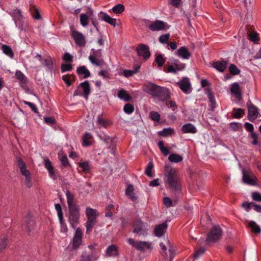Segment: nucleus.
Returning a JSON list of instances; mask_svg holds the SVG:
<instances>
[{"label": "nucleus", "mask_w": 261, "mask_h": 261, "mask_svg": "<svg viewBox=\"0 0 261 261\" xmlns=\"http://www.w3.org/2000/svg\"><path fill=\"white\" fill-rule=\"evenodd\" d=\"M234 110L236 111V112L233 114V116L236 118H241L244 114V110L243 109L239 108L234 109Z\"/></svg>", "instance_id": "obj_52"}, {"label": "nucleus", "mask_w": 261, "mask_h": 261, "mask_svg": "<svg viewBox=\"0 0 261 261\" xmlns=\"http://www.w3.org/2000/svg\"><path fill=\"white\" fill-rule=\"evenodd\" d=\"M124 6L120 4L116 5L112 9L113 12L117 14L122 13L124 11Z\"/></svg>", "instance_id": "obj_41"}, {"label": "nucleus", "mask_w": 261, "mask_h": 261, "mask_svg": "<svg viewBox=\"0 0 261 261\" xmlns=\"http://www.w3.org/2000/svg\"><path fill=\"white\" fill-rule=\"evenodd\" d=\"M228 62L224 60L214 62L213 67L216 69L218 71L223 72L227 68Z\"/></svg>", "instance_id": "obj_17"}, {"label": "nucleus", "mask_w": 261, "mask_h": 261, "mask_svg": "<svg viewBox=\"0 0 261 261\" xmlns=\"http://www.w3.org/2000/svg\"><path fill=\"white\" fill-rule=\"evenodd\" d=\"M248 226L251 229V231L255 234L259 233L261 231L260 227L257 225V224L254 221H249L248 224Z\"/></svg>", "instance_id": "obj_31"}, {"label": "nucleus", "mask_w": 261, "mask_h": 261, "mask_svg": "<svg viewBox=\"0 0 261 261\" xmlns=\"http://www.w3.org/2000/svg\"><path fill=\"white\" fill-rule=\"evenodd\" d=\"M107 254L109 256H116L118 255V250L116 246L112 245L107 249Z\"/></svg>", "instance_id": "obj_38"}, {"label": "nucleus", "mask_w": 261, "mask_h": 261, "mask_svg": "<svg viewBox=\"0 0 261 261\" xmlns=\"http://www.w3.org/2000/svg\"><path fill=\"white\" fill-rule=\"evenodd\" d=\"M77 73L79 75H84V79L88 78L90 76V71L86 68L85 66H80L77 68Z\"/></svg>", "instance_id": "obj_28"}, {"label": "nucleus", "mask_w": 261, "mask_h": 261, "mask_svg": "<svg viewBox=\"0 0 261 261\" xmlns=\"http://www.w3.org/2000/svg\"><path fill=\"white\" fill-rule=\"evenodd\" d=\"M72 68V66L70 64H62L61 68V72L64 73L65 72L71 71Z\"/></svg>", "instance_id": "obj_56"}, {"label": "nucleus", "mask_w": 261, "mask_h": 261, "mask_svg": "<svg viewBox=\"0 0 261 261\" xmlns=\"http://www.w3.org/2000/svg\"><path fill=\"white\" fill-rule=\"evenodd\" d=\"M93 141V137L92 135L87 132L86 133L82 139V144L84 146H89L92 144Z\"/></svg>", "instance_id": "obj_25"}, {"label": "nucleus", "mask_w": 261, "mask_h": 261, "mask_svg": "<svg viewBox=\"0 0 261 261\" xmlns=\"http://www.w3.org/2000/svg\"><path fill=\"white\" fill-rule=\"evenodd\" d=\"M92 54L89 56V60L92 65L101 66L103 63L102 57L101 49H91Z\"/></svg>", "instance_id": "obj_7"}, {"label": "nucleus", "mask_w": 261, "mask_h": 261, "mask_svg": "<svg viewBox=\"0 0 261 261\" xmlns=\"http://www.w3.org/2000/svg\"><path fill=\"white\" fill-rule=\"evenodd\" d=\"M134 190L133 186L132 185H128L126 189L125 193L132 200L135 201L137 199V197L135 196Z\"/></svg>", "instance_id": "obj_33"}, {"label": "nucleus", "mask_w": 261, "mask_h": 261, "mask_svg": "<svg viewBox=\"0 0 261 261\" xmlns=\"http://www.w3.org/2000/svg\"><path fill=\"white\" fill-rule=\"evenodd\" d=\"M123 111L125 113L130 114L134 112V107L133 105L130 103H126L123 108Z\"/></svg>", "instance_id": "obj_50"}, {"label": "nucleus", "mask_w": 261, "mask_h": 261, "mask_svg": "<svg viewBox=\"0 0 261 261\" xmlns=\"http://www.w3.org/2000/svg\"><path fill=\"white\" fill-rule=\"evenodd\" d=\"M83 231L82 229L78 227L76 229L75 232L72 239V248L77 249L81 245L82 242Z\"/></svg>", "instance_id": "obj_13"}, {"label": "nucleus", "mask_w": 261, "mask_h": 261, "mask_svg": "<svg viewBox=\"0 0 261 261\" xmlns=\"http://www.w3.org/2000/svg\"><path fill=\"white\" fill-rule=\"evenodd\" d=\"M66 196L67 198V203L68 207L77 205L74 202V195L68 190H67L66 192Z\"/></svg>", "instance_id": "obj_35"}, {"label": "nucleus", "mask_w": 261, "mask_h": 261, "mask_svg": "<svg viewBox=\"0 0 261 261\" xmlns=\"http://www.w3.org/2000/svg\"><path fill=\"white\" fill-rule=\"evenodd\" d=\"M167 25L166 22L162 20H156L150 22V24L148 25V28L152 31H159L163 30Z\"/></svg>", "instance_id": "obj_14"}, {"label": "nucleus", "mask_w": 261, "mask_h": 261, "mask_svg": "<svg viewBox=\"0 0 261 261\" xmlns=\"http://www.w3.org/2000/svg\"><path fill=\"white\" fill-rule=\"evenodd\" d=\"M25 222L27 232L29 235H31L34 232V229L35 227V223L30 214H28L25 216Z\"/></svg>", "instance_id": "obj_16"}, {"label": "nucleus", "mask_w": 261, "mask_h": 261, "mask_svg": "<svg viewBox=\"0 0 261 261\" xmlns=\"http://www.w3.org/2000/svg\"><path fill=\"white\" fill-rule=\"evenodd\" d=\"M30 11L32 14L33 17L35 19H39L40 18V13H39L38 10L35 7H31Z\"/></svg>", "instance_id": "obj_53"}, {"label": "nucleus", "mask_w": 261, "mask_h": 261, "mask_svg": "<svg viewBox=\"0 0 261 261\" xmlns=\"http://www.w3.org/2000/svg\"><path fill=\"white\" fill-rule=\"evenodd\" d=\"M53 62L50 57H48L44 60L43 65L47 66L49 69L53 68Z\"/></svg>", "instance_id": "obj_59"}, {"label": "nucleus", "mask_w": 261, "mask_h": 261, "mask_svg": "<svg viewBox=\"0 0 261 261\" xmlns=\"http://www.w3.org/2000/svg\"><path fill=\"white\" fill-rule=\"evenodd\" d=\"M168 225L166 222L157 225L154 230V234L158 237H162L166 231Z\"/></svg>", "instance_id": "obj_20"}, {"label": "nucleus", "mask_w": 261, "mask_h": 261, "mask_svg": "<svg viewBox=\"0 0 261 261\" xmlns=\"http://www.w3.org/2000/svg\"><path fill=\"white\" fill-rule=\"evenodd\" d=\"M176 55L182 59H189L191 54L188 48L185 46L180 47L176 52Z\"/></svg>", "instance_id": "obj_19"}, {"label": "nucleus", "mask_w": 261, "mask_h": 261, "mask_svg": "<svg viewBox=\"0 0 261 261\" xmlns=\"http://www.w3.org/2000/svg\"><path fill=\"white\" fill-rule=\"evenodd\" d=\"M89 16L86 14L82 13L80 16V20L81 25L85 27L88 24Z\"/></svg>", "instance_id": "obj_42"}, {"label": "nucleus", "mask_w": 261, "mask_h": 261, "mask_svg": "<svg viewBox=\"0 0 261 261\" xmlns=\"http://www.w3.org/2000/svg\"><path fill=\"white\" fill-rule=\"evenodd\" d=\"M71 35L78 46H84L85 45L86 43V37L82 33L72 30Z\"/></svg>", "instance_id": "obj_10"}, {"label": "nucleus", "mask_w": 261, "mask_h": 261, "mask_svg": "<svg viewBox=\"0 0 261 261\" xmlns=\"http://www.w3.org/2000/svg\"><path fill=\"white\" fill-rule=\"evenodd\" d=\"M164 142L163 141H160L158 143V146L161 151V152L165 155H168L169 153V150L164 146Z\"/></svg>", "instance_id": "obj_46"}, {"label": "nucleus", "mask_w": 261, "mask_h": 261, "mask_svg": "<svg viewBox=\"0 0 261 261\" xmlns=\"http://www.w3.org/2000/svg\"><path fill=\"white\" fill-rule=\"evenodd\" d=\"M168 160L174 163H178L182 161V157L176 153H172L168 157Z\"/></svg>", "instance_id": "obj_39"}, {"label": "nucleus", "mask_w": 261, "mask_h": 261, "mask_svg": "<svg viewBox=\"0 0 261 261\" xmlns=\"http://www.w3.org/2000/svg\"><path fill=\"white\" fill-rule=\"evenodd\" d=\"M98 137L108 146L109 148H111V153L114 154V152L116 148L115 139L112 138L109 136L106 135V134L100 135L98 136Z\"/></svg>", "instance_id": "obj_12"}, {"label": "nucleus", "mask_w": 261, "mask_h": 261, "mask_svg": "<svg viewBox=\"0 0 261 261\" xmlns=\"http://www.w3.org/2000/svg\"><path fill=\"white\" fill-rule=\"evenodd\" d=\"M173 130L171 128H165L162 132H160L159 135L162 136L166 137L171 135Z\"/></svg>", "instance_id": "obj_62"}, {"label": "nucleus", "mask_w": 261, "mask_h": 261, "mask_svg": "<svg viewBox=\"0 0 261 261\" xmlns=\"http://www.w3.org/2000/svg\"><path fill=\"white\" fill-rule=\"evenodd\" d=\"M242 180L244 183L247 185H255L256 184L254 175L250 170H242Z\"/></svg>", "instance_id": "obj_11"}, {"label": "nucleus", "mask_w": 261, "mask_h": 261, "mask_svg": "<svg viewBox=\"0 0 261 261\" xmlns=\"http://www.w3.org/2000/svg\"><path fill=\"white\" fill-rule=\"evenodd\" d=\"M9 242L7 237H4L0 239V252L3 251L8 246Z\"/></svg>", "instance_id": "obj_43"}, {"label": "nucleus", "mask_w": 261, "mask_h": 261, "mask_svg": "<svg viewBox=\"0 0 261 261\" xmlns=\"http://www.w3.org/2000/svg\"><path fill=\"white\" fill-rule=\"evenodd\" d=\"M23 102L25 105L29 106L34 112L36 113H38V108L35 104L25 100H23Z\"/></svg>", "instance_id": "obj_61"}, {"label": "nucleus", "mask_w": 261, "mask_h": 261, "mask_svg": "<svg viewBox=\"0 0 261 261\" xmlns=\"http://www.w3.org/2000/svg\"><path fill=\"white\" fill-rule=\"evenodd\" d=\"M86 223V233H89L96 222V217H87Z\"/></svg>", "instance_id": "obj_29"}, {"label": "nucleus", "mask_w": 261, "mask_h": 261, "mask_svg": "<svg viewBox=\"0 0 261 261\" xmlns=\"http://www.w3.org/2000/svg\"><path fill=\"white\" fill-rule=\"evenodd\" d=\"M96 259V257L93 252L91 253H83L82 255L81 261H93Z\"/></svg>", "instance_id": "obj_30"}, {"label": "nucleus", "mask_w": 261, "mask_h": 261, "mask_svg": "<svg viewBox=\"0 0 261 261\" xmlns=\"http://www.w3.org/2000/svg\"><path fill=\"white\" fill-rule=\"evenodd\" d=\"M79 167L85 172H89L90 168L88 162H83L79 163Z\"/></svg>", "instance_id": "obj_57"}, {"label": "nucleus", "mask_w": 261, "mask_h": 261, "mask_svg": "<svg viewBox=\"0 0 261 261\" xmlns=\"http://www.w3.org/2000/svg\"><path fill=\"white\" fill-rule=\"evenodd\" d=\"M15 76L22 85L26 84L28 80L27 77L20 70L16 71Z\"/></svg>", "instance_id": "obj_36"}, {"label": "nucleus", "mask_w": 261, "mask_h": 261, "mask_svg": "<svg viewBox=\"0 0 261 261\" xmlns=\"http://www.w3.org/2000/svg\"><path fill=\"white\" fill-rule=\"evenodd\" d=\"M142 88L144 91L156 97L160 101H167L171 97V93L168 88L152 83L144 84Z\"/></svg>", "instance_id": "obj_1"}, {"label": "nucleus", "mask_w": 261, "mask_h": 261, "mask_svg": "<svg viewBox=\"0 0 261 261\" xmlns=\"http://www.w3.org/2000/svg\"><path fill=\"white\" fill-rule=\"evenodd\" d=\"M97 123L100 126H103L105 128L111 125V122L110 120L103 119L100 115L97 116Z\"/></svg>", "instance_id": "obj_32"}, {"label": "nucleus", "mask_w": 261, "mask_h": 261, "mask_svg": "<svg viewBox=\"0 0 261 261\" xmlns=\"http://www.w3.org/2000/svg\"><path fill=\"white\" fill-rule=\"evenodd\" d=\"M118 97L125 101L128 102L132 100L131 96L128 93V92L124 90L121 89L119 91L118 93Z\"/></svg>", "instance_id": "obj_26"}, {"label": "nucleus", "mask_w": 261, "mask_h": 261, "mask_svg": "<svg viewBox=\"0 0 261 261\" xmlns=\"http://www.w3.org/2000/svg\"><path fill=\"white\" fill-rule=\"evenodd\" d=\"M140 67V65H138L135 67L134 70H125L124 71V75L126 77H129L132 76L134 73H136L138 72L139 68Z\"/></svg>", "instance_id": "obj_45"}, {"label": "nucleus", "mask_w": 261, "mask_h": 261, "mask_svg": "<svg viewBox=\"0 0 261 261\" xmlns=\"http://www.w3.org/2000/svg\"><path fill=\"white\" fill-rule=\"evenodd\" d=\"M246 105L248 111V118L250 121L253 122L259 114L258 108L250 100H248Z\"/></svg>", "instance_id": "obj_9"}, {"label": "nucleus", "mask_w": 261, "mask_h": 261, "mask_svg": "<svg viewBox=\"0 0 261 261\" xmlns=\"http://www.w3.org/2000/svg\"><path fill=\"white\" fill-rule=\"evenodd\" d=\"M242 205L244 207L246 208L247 211H249L251 208H253L256 212L261 213V205L254 202H245L243 203Z\"/></svg>", "instance_id": "obj_24"}, {"label": "nucleus", "mask_w": 261, "mask_h": 261, "mask_svg": "<svg viewBox=\"0 0 261 261\" xmlns=\"http://www.w3.org/2000/svg\"><path fill=\"white\" fill-rule=\"evenodd\" d=\"M181 131L184 133L195 134L197 133V130L193 124L188 123L182 125Z\"/></svg>", "instance_id": "obj_23"}, {"label": "nucleus", "mask_w": 261, "mask_h": 261, "mask_svg": "<svg viewBox=\"0 0 261 261\" xmlns=\"http://www.w3.org/2000/svg\"><path fill=\"white\" fill-rule=\"evenodd\" d=\"M59 220L60 224L61 231L62 232H66L68 229L66 223L63 220V218H62V219H59Z\"/></svg>", "instance_id": "obj_60"}, {"label": "nucleus", "mask_w": 261, "mask_h": 261, "mask_svg": "<svg viewBox=\"0 0 261 261\" xmlns=\"http://www.w3.org/2000/svg\"><path fill=\"white\" fill-rule=\"evenodd\" d=\"M86 214L87 217H96V211L90 207L86 208Z\"/></svg>", "instance_id": "obj_55"}, {"label": "nucleus", "mask_w": 261, "mask_h": 261, "mask_svg": "<svg viewBox=\"0 0 261 261\" xmlns=\"http://www.w3.org/2000/svg\"><path fill=\"white\" fill-rule=\"evenodd\" d=\"M250 136L251 138L253 139L251 143L253 145H260L258 140V135L256 133H255V132H252V133L250 134Z\"/></svg>", "instance_id": "obj_47"}, {"label": "nucleus", "mask_w": 261, "mask_h": 261, "mask_svg": "<svg viewBox=\"0 0 261 261\" xmlns=\"http://www.w3.org/2000/svg\"><path fill=\"white\" fill-rule=\"evenodd\" d=\"M150 116L152 120L158 121L160 118V115L156 112L152 111L150 113Z\"/></svg>", "instance_id": "obj_64"}, {"label": "nucleus", "mask_w": 261, "mask_h": 261, "mask_svg": "<svg viewBox=\"0 0 261 261\" xmlns=\"http://www.w3.org/2000/svg\"><path fill=\"white\" fill-rule=\"evenodd\" d=\"M205 249L203 247H200L199 249L195 251L193 254L194 259L198 258L204 253Z\"/></svg>", "instance_id": "obj_49"}, {"label": "nucleus", "mask_w": 261, "mask_h": 261, "mask_svg": "<svg viewBox=\"0 0 261 261\" xmlns=\"http://www.w3.org/2000/svg\"><path fill=\"white\" fill-rule=\"evenodd\" d=\"M180 89L185 93H189L191 88V84L187 78L181 80L178 84Z\"/></svg>", "instance_id": "obj_18"}, {"label": "nucleus", "mask_w": 261, "mask_h": 261, "mask_svg": "<svg viewBox=\"0 0 261 261\" xmlns=\"http://www.w3.org/2000/svg\"><path fill=\"white\" fill-rule=\"evenodd\" d=\"M164 204L166 205L167 207H170L173 206V201L169 197H166L163 199Z\"/></svg>", "instance_id": "obj_63"}, {"label": "nucleus", "mask_w": 261, "mask_h": 261, "mask_svg": "<svg viewBox=\"0 0 261 261\" xmlns=\"http://www.w3.org/2000/svg\"><path fill=\"white\" fill-rule=\"evenodd\" d=\"M16 160L17 166L19 168L20 173L25 177V184L27 187L29 188L32 187V183L31 173L30 171L27 169L25 163L19 157H17Z\"/></svg>", "instance_id": "obj_3"}, {"label": "nucleus", "mask_w": 261, "mask_h": 261, "mask_svg": "<svg viewBox=\"0 0 261 261\" xmlns=\"http://www.w3.org/2000/svg\"><path fill=\"white\" fill-rule=\"evenodd\" d=\"M166 185L175 193L176 196L178 195L181 191V184L178 172L175 169L169 170L167 175Z\"/></svg>", "instance_id": "obj_2"}, {"label": "nucleus", "mask_w": 261, "mask_h": 261, "mask_svg": "<svg viewBox=\"0 0 261 261\" xmlns=\"http://www.w3.org/2000/svg\"><path fill=\"white\" fill-rule=\"evenodd\" d=\"M170 37L169 34H166L161 35L159 39V41L163 44L168 43L169 38Z\"/></svg>", "instance_id": "obj_54"}, {"label": "nucleus", "mask_w": 261, "mask_h": 261, "mask_svg": "<svg viewBox=\"0 0 261 261\" xmlns=\"http://www.w3.org/2000/svg\"><path fill=\"white\" fill-rule=\"evenodd\" d=\"M222 230L219 226H214L207 233L205 240L206 244L215 243L220 240L222 236Z\"/></svg>", "instance_id": "obj_5"}, {"label": "nucleus", "mask_w": 261, "mask_h": 261, "mask_svg": "<svg viewBox=\"0 0 261 261\" xmlns=\"http://www.w3.org/2000/svg\"><path fill=\"white\" fill-rule=\"evenodd\" d=\"M128 243L134 247L137 250L140 251H144L145 250H151L152 244L149 242L137 241L133 239L129 238L127 240Z\"/></svg>", "instance_id": "obj_6"}, {"label": "nucleus", "mask_w": 261, "mask_h": 261, "mask_svg": "<svg viewBox=\"0 0 261 261\" xmlns=\"http://www.w3.org/2000/svg\"><path fill=\"white\" fill-rule=\"evenodd\" d=\"M80 86L83 90V97L85 99H87L91 92L89 83L88 81H85L81 83L80 84Z\"/></svg>", "instance_id": "obj_22"}, {"label": "nucleus", "mask_w": 261, "mask_h": 261, "mask_svg": "<svg viewBox=\"0 0 261 261\" xmlns=\"http://www.w3.org/2000/svg\"><path fill=\"white\" fill-rule=\"evenodd\" d=\"M155 61L159 67L163 66L165 62V59L164 58V56L161 54H159L156 56Z\"/></svg>", "instance_id": "obj_44"}, {"label": "nucleus", "mask_w": 261, "mask_h": 261, "mask_svg": "<svg viewBox=\"0 0 261 261\" xmlns=\"http://www.w3.org/2000/svg\"><path fill=\"white\" fill-rule=\"evenodd\" d=\"M98 17L99 18H100L101 19V20L107 22V23H108L113 26L116 25V19L111 17L107 13L103 12H100L98 14Z\"/></svg>", "instance_id": "obj_21"}, {"label": "nucleus", "mask_w": 261, "mask_h": 261, "mask_svg": "<svg viewBox=\"0 0 261 261\" xmlns=\"http://www.w3.org/2000/svg\"><path fill=\"white\" fill-rule=\"evenodd\" d=\"M229 71L231 73V74L233 75L239 74L240 72V70L238 68V67L233 64H231L229 66Z\"/></svg>", "instance_id": "obj_51"}, {"label": "nucleus", "mask_w": 261, "mask_h": 261, "mask_svg": "<svg viewBox=\"0 0 261 261\" xmlns=\"http://www.w3.org/2000/svg\"><path fill=\"white\" fill-rule=\"evenodd\" d=\"M68 221L70 226L74 228L79 223L80 218V207L78 205L68 207Z\"/></svg>", "instance_id": "obj_4"}, {"label": "nucleus", "mask_w": 261, "mask_h": 261, "mask_svg": "<svg viewBox=\"0 0 261 261\" xmlns=\"http://www.w3.org/2000/svg\"><path fill=\"white\" fill-rule=\"evenodd\" d=\"M139 56H142L144 60L148 59L150 56V53L147 45L144 44H139L136 49Z\"/></svg>", "instance_id": "obj_15"}, {"label": "nucleus", "mask_w": 261, "mask_h": 261, "mask_svg": "<svg viewBox=\"0 0 261 261\" xmlns=\"http://www.w3.org/2000/svg\"><path fill=\"white\" fill-rule=\"evenodd\" d=\"M144 224L140 220H137L133 225L134 228L133 232L137 233L139 236H145L147 234V230L144 228Z\"/></svg>", "instance_id": "obj_8"}, {"label": "nucleus", "mask_w": 261, "mask_h": 261, "mask_svg": "<svg viewBox=\"0 0 261 261\" xmlns=\"http://www.w3.org/2000/svg\"><path fill=\"white\" fill-rule=\"evenodd\" d=\"M207 95L209 101L210 102V106L211 107V111H214L216 108V102L215 100L214 96L213 95L211 90L209 89L207 90Z\"/></svg>", "instance_id": "obj_34"}, {"label": "nucleus", "mask_w": 261, "mask_h": 261, "mask_svg": "<svg viewBox=\"0 0 261 261\" xmlns=\"http://www.w3.org/2000/svg\"><path fill=\"white\" fill-rule=\"evenodd\" d=\"M74 75L66 74L62 76V80L68 86H71L75 81Z\"/></svg>", "instance_id": "obj_37"}, {"label": "nucleus", "mask_w": 261, "mask_h": 261, "mask_svg": "<svg viewBox=\"0 0 261 261\" xmlns=\"http://www.w3.org/2000/svg\"><path fill=\"white\" fill-rule=\"evenodd\" d=\"M230 92L238 97L241 96V90L240 86L238 83L235 82L232 84L230 88Z\"/></svg>", "instance_id": "obj_27"}, {"label": "nucleus", "mask_w": 261, "mask_h": 261, "mask_svg": "<svg viewBox=\"0 0 261 261\" xmlns=\"http://www.w3.org/2000/svg\"><path fill=\"white\" fill-rule=\"evenodd\" d=\"M153 167V165L152 162H149L148 163L147 167L145 169V174L149 177L152 176V170Z\"/></svg>", "instance_id": "obj_48"}, {"label": "nucleus", "mask_w": 261, "mask_h": 261, "mask_svg": "<svg viewBox=\"0 0 261 261\" xmlns=\"http://www.w3.org/2000/svg\"><path fill=\"white\" fill-rule=\"evenodd\" d=\"M2 48L4 53L6 54L7 56H9L10 58L13 57L14 54L10 46L7 45H3L2 47Z\"/></svg>", "instance_id": "obj_40"}, {"label": "nucleus", "mask_w": 261, "mask_h": 261, "mask_svg": "<svg viewBox=\"0 0 261 261\" xmlns=\"http://www.w3.org/2000/svg\"><path fill=\"white\" fill-rule=\"evenodd\" d=\"M55 206L57 212L59 219H62V218H63V214L61 205L59 203H57L55 204Z\"/></svg>", "instance_id": "obj_58"}]
</instances>
